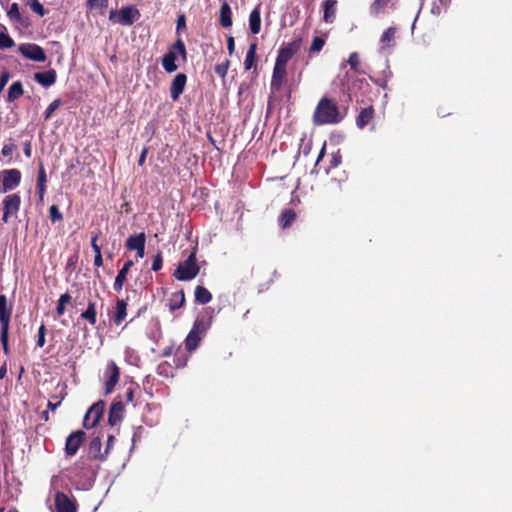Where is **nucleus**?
<instances>
[{
  "instance_id": "nucleus-55",
  "label": "nucleus",
  "mask_w": 512,
  "mask_h": 512,
  "mask_svg": "<svg viewBox=\"0 0 512 512\" xmlns=\"http://www.w3.org/2000/svg\"><path fill=\"white\" fill-rule=\"evenodd\" d=\"M94 264L95 266L97 267H100L103 265V258H102V254H97L95 255L94 257Z\"/></svg>"
},
{
  "instance_id": "nucleus-19",
  "label": "nucleus",
  "mask_w": 512,
  "mask_h": 512,
  "mask_svg": "<svg viewBox=\"0 0 512 512\" xmlns=\"http://www.w3.org/2000/svg\"><path fill=\"white\" fill-rule=\"evenodd\" d=\"M101 447H102L101 439L99 437L93 438L90 441L89 447H88L89 457L95 458V459H103L106 454L101 453Z\"/></svg>"
},
{
  "instance_id": "nucleus-60",
  "label": "nucleus",
  "mask_w": 512,
  "mask_h": 512,
  "mask_svg": "<svg viewBox=\"0 0 512 512\" xmlns=\"http://www.w3.org/2000/svg\"><path fill=\"white\" fill-rule=\"evenodd\" d=\"M142 248H137L136 251H137V255L142 258L144 257V254H145V245H142L141 246Z\"/></svg>"
},
{
  "instance_id": "nucleus-30",
  "label": "nucleus",
  "mask_w": 512,
  "mask_h": 512,
  "mask_svg": "<svg viewBox=\"0 0 512 512\" xmlns=\"http://www.w3.org/2000/svg\"><path fill=\"white\" fill-rule=\"evenodd\" d=\"M96 315V304L94 302H88L87 309L82 312L81 317L87 320L91 325H95Z\"/></svg>"
},
{
  "instance_id": "nucleus-52",
  "label": "nucleus",
  "mask_w": 512,
  "mask_h": 512,
  "mask_svg": "<svg viewBox=\"0 0 512 512\" xmlns=\"http://www.w3.org/2000/svg\"><path fill=\"white\" fill-rule=\"evenodd\" d=\"M227 48H228L229 54H232L234 52L235 41L232 36L228 37V39H227Z\"/></svg>"
},
{
  "instance_id": "nucleus-58",
  "label": "nucleus",
  "mask_w": 512,
  "mask_h": 512,
  "mask_svg": "<svg viewBox=\"0 0 512 512\" xmlns=\"http://www.w3.org/2000/svg\"><path fill=\"white\" fill-rule=\"evenodd\" d=\"M182 27H185V18L184 16H180L177 20V29H181Z\"/></svg>"
},
{
  "instance_id": "nucleus-54",
  "label": "nucleus",
  "mask_w": 512,
  "mask_h": 512,
  "mask_svg": "<svg viewBox=\"0 0 512 512\" xmlns=\"http://www.w3.org/2000/svg\"><path fill=\"white\" fill-rule=\"evenodd\" d=\"M65 307L66 305L62 304V303H57V307H56V313L58 316H61L64 314L65 312Z\"/></svg>"
},
{
  "instance_id": "nucleus-50",
  "label": "nucleus",
  "mask_w": 512,
  "mask_h": 512,
  "mask_svg": "<svg viewBox=\"0 0 512 512\" xmlns=\"http://www.w3.org/2000/svg\"><path fill=\"white\" fill-rule=\"evenodd\" d=\"M10 79V74L7 71H3L0 74V92L4 89Z\"/></svg>"
},
{
  "instance_id": "nucleus-41",
  "label": "nucleus",
  "mask_w": 512,
  "mask_h": 512,
  "mask_svg": "<svg viewBox=\"0 0 512 512\" xmlns=\"http://www.w3.org/2000/svg\"><path fill=\"white\" fill-rule=\"evenodd\" d=\"M325 44V40L321 37H315L310 46V52H319L322 50Z\"/></svg>"
},
{
  "instance_id": "nucleus-14",
  "label": "nucleus",
  "mask_w": 512,
  "mask_h": 512,
  "mask_svg": "<svg viewBox=\"0 0 512 512\" xmlns=\"http://www.w3.org/2000/svg\"><path fill=\"white\" fill-rule=\"evenodd\" d=\"M287 71L285 67H279L274 65L272 79H271V89L273 91H279L286 79Z\"/></svg>"
},
{
  "instance_id": "nucleus-40",
  "label": "nucleus",
  "mask_w": 512,
  "mask_h": 512,
  "mask_svg": "<svg viewBox=\"0 0 512 512\" xmlns=\"http://www.w3.org/2000/svg\"><path fill=\"white\" fill-rule=\"evenodd\" d=\"M60 104H61L60 99H56V100H54L53 102H51V103L49 104V106L47 107V109H46V111H45V113H44V118H45V120H48V119L51 117V115L53 114V112H54L56 109H58V108H59Z\"/></svg>"
},
{
  "instance_id": "nucleus-17",
  "label": "nucleus",
  "mask_w": 512,
  "mask_h": 512,
  "mask_svg": "<svg viewBox=\"0 0 512 512\" xmlns=\"http://www.w3.org/2000/svg\"><path fill=\"white\" fill-rule=\"evenodd\" d=\"M132 266H133V261L129 260L123 265V267L118 272V275L116 276L115 282H114V289L116 291H120L122 289L123 284L126 281V277L129 272V269Z\"/></svg>"
},
{
  "instance_id": "nucleus-64",
  "label": "nucleus",
  "mask_w": 512,
  "mask_h": 512,
  "mask_svg": "<svg viewBox=\"0 0 512 512\" xmlns=\"http://www.w3.org/2000/svg\"><path fill=\"white\" fill-rule=\"evenodd\" d=\"M6 375V367L5 366H2L0 368V379L4 378Z\"/></svg>"
},
{
  "instance_id": "nucleus-62",
  "label": "nucleus",
  "mask_w": 512,
  "mask_h": 512,
  "mask_svg": "<svg viewBox=\"0 0 512 512\" xmlns=\"http://www.w3.org/2000/svg\"><path fill=\"white\" fill-rule=\"evenodd\" d=\"M24 153L27 157H30L31 156V148H30V144L27 143L26 146H25V149H24Z\"/></svg>"
},
{
  "instance_id": "nucleus-28",
  "label": "nucleus",
  "mask_w": 512,
  "mask_h": 512,
  "mask_svg": "<svg viewBox=\"0 0 512 512\" xmlns=\"http://www.w3.org/2000/svg\"><path fill=\"white\" fill-rule=\"evenodd\" d=\"M23 92L24 91H23L22 83L20 81H16V82L12 83V85L9 88L7 100L9 102H13L16 99H18L19 97H21L23 95Z\"/></svg>"
},
{
  "instance_id": "nucleus-57",
  "label": "nucleus",
  "mask_w": 512,
  "mask_h": 512,
  "mask_svg": "<svg viewBox=\"0 0 512 512\" xmlns=\"http://www.w3.org/2000/svg\"><path fill=\"white\" fill-rule=\"evenodd\" d=\"M61 403V400H57L56 402L49 401L48 408L54 411Z\"/></svg>"
},
{
  "instance_id": "nucleus-12",
  "label": "nucleus",
  "mask_w": 512,
  "mask_h": 512,
  "mask_svg": "<svg viewBox=\"0 0 512 512\" xmlns=\"http://www.w3.org/2000/svg\"><path fill=\"white\" fill-rule=\"evenodd\" d=\"M297 51V46L294 43H290L287 46L281 48L278 52L275 65L279 67L287 66L289 60L293 57V55Z\"/></svg>"
},
{
  "instance_id": "nucleus-6",
  "label": "nucleus",
  "mask_w": 512,
  "mask_h": 512,
  "mask_svg": "<svg viewBox=\"0 0 512 512\" xmlns=\"http://www.w3.org/2000/svg\"><path fill=\"white\" fill-rule=\"evenodd\" d=\"M3 216L2 220L4 223H7L11 216L17 214L20 209L21 198L18 194H10L7 195L3 199Z\"/></svg>"
},
{
  "instance_id": "nucleus-7",
  "label": "nucleus",
  "mask_w": 512,
  "mask_h": 512,
  "mask_svg": "<svg viewBox=\"0 0 512 512\" xmlns=\"http://www.w3.org/2000/svg\"><path fill=\"white\" fill-rule=\"evenodd\" d=\"M105 409L103 401L93 404L85 414L83 425L85 428L90 429L97 425Z\"/></svg>"
},
{
  "instance_id": "nucleus-31",
  "label": "nucleus",
  "mask_w": 512,
  "mask_h": 512,
  "mask_svg": "<svg viewBox=\"0 0 512 512\" xmlns=\"http://www.w3.org/2000/svg\"><path fill=\"white\" fill-rule=\"evenodd\" d=\"M256 49V43H252L246 53V57L244 60L245 70H250L254 66L256 58Z\"/></svg>"
},
{
  "instance_id": "nucleus-36",
  "label": "nucleus",
  "mask_w": 512,
  "mask_h": 512,
  "mask_svg": "<svg viewBox=\"0 0 512 512\" xmlns=\"http://www.w3.org/2000/svg\"><path fill=\"white\" fill-rule=\"evenodd\" d=\"M389 2L390 0H375L370 7L371 14H379L382 11V9L388 5Z\"/></svg>"
},
{
  "instance_id": "nucleus-10",
  "label": "nucleus",
  "mask_w": 512,
  "mask_h": 512,
  "mask_svg": "<svg viewBox=\"0 0 512 512\" xmlns=\"http://www.w3.org/2000/svg\"><path fill=\"white\" fill-rule=\"evenodd\" d=\"M85 438V433L81 430H78L76 432H73L70 434L66 440L65 444V452L68 456H74L80 445L83 443V440Z\"/></svg>"
},
{
  "instance_id": "nucleus-5",
  "label": "nucleus",
  "mask_w": 512,
  "mask_h": 512,
  "mask_svg": "<svg viewBox=\"0 0 512 512\" xmlns=\"http://www.w3.org/2000/svg\"><path fill=\"white\" fill-rule=\"evenodd\" d=\"M0 192L7 193L8 191L17 188L21 182V172L18 169H7L0 173Z\"/></svg>"
},
{
  "instance_id": "nucleus-61",
  "label": "nucleus",
  "mask_w": 512,
  "mask_h": 512,
  "mask_svg": "<svg viewBox=\"0 0 512 512\" xmlns=\"http://www.w3.org/2000/svg\"><path fill=\"white\" fill-rule=\"evenodd\" d=\"M113 440H114V436L110 435V436L108 437L107 448H106V450H105V454H106V455H107V453H108V449L110 448V445L113 443Z\"/></svg>"
},
{
  "instance_id": "nucleus-9",
  "label": "nucleus",
  "mask_w": 512,
  "mask_h": 512,
  "mask_svg": "<svg viewBox=\"0 0 512 512\" xmlns=\"http://www.w3.org/2000/svg\"><path fill=\"white\" fill-rule=\"evenodd\" d=\"M105 392L106 394H110L116 384L119 381V368L115 364V362L111 361L108 363L105 373Z\"/></svg>"
},
{
  "instance_id": "nucleus-43",
  "label": "nucleus",
  "mask_w": 512,
  "mask_h": 512,
  "mask_svg": "<svg viewBox=\"0 0 512 512\" xmlns=\"http://www.w3.org/2000/svg\"><path fill=\"white\" fill-rule=\"evenodd\" d=\"M360 60L359 55L357 52H352L348 59V64L350 65L351 69L355 72H358V66H359Z\"/></svg>"
},
{
  "instance_id": "nucleus-47",
  "label": "nucleus",
  "mask_w": 512,
  "mask_h": 512,
  "mask_svg": "<svg viewBox=\"0 0 512 512\" xmlns=\"http://www.w3.org/2000/svg\"><path fill=\"white\" fill-rule=\"evenodd\" d=\"M162 263H163V259H162L161 252H158L157 255L154 257L151 269L153 271L160 270L162 268Z\"/></svg>"
},
{
  "instance_id": "nucleus-56",
  "label": "nucleus",
  "mask_w": 512,
  "mask_h": 512,
  "mask_svg": "<svg viewBox=\"0 0 512 512\" xmlns=\"http://www.w3.org/2000/svg\"><path fill=\"white\" fill-rule=\"evenodd\" d=\"M146 155H147V148H144L141 152V155L139 157V160H138V163L139 165H143L145 160H146Z\"/></svg>"
},
{
  "instance_id": "nucleus-20",
  "label": "nucleus",
  "mask_w": 512,
  "mask_h": 512,
  "mask_svg": "<svg viewBox=\"0 0 512 512\" xmlns=\"http://www.w3.org/2000/svg\"><path fill=\"white\" fill-rule=\"evenodd\" d=\"M249 27L253 34H258L261 29V16L259 7L254 8L249 16Z\"/></svg>"
},
{
  "instance_id": "nucleus-45",
  "label": "nucleus",
  "mask_w": 512,
  "mask_h": 512,
  "mask_svg": "<svg viewBox=\"0 0 512 512\" xmlns=\"http://www.w3.org/2000/svg\"><path fill=\"white\" fill-rule=\"evenodd\" d=\"M8 331L9 327L1 328L0 340L5 353H8Z\"/></svg>"
},
{
  "instance_id": "nucleus-22",
  "label": "nucleus",
  "mask_w": 512,
  "mask_h": 512,
  "mask_svg": "<svg viewBox=\"0 0 512 512\" xmlns=\"http://www.w3.org/2000/svg\"><path fill=\"white\" fill-rule=\"evenodd\" d=\"M124 407L122 403H114L109 411V423L110 425H116L123 417Z\"/></svg>"
},
{
  "instance_id": "nucleus-21",
  "label": "nucleus",
  "mask_w": 512,
  "mask_h": 512,
  "mask_svg": "<svg viewBox=\"0 0 512 512\" xmlns=\"http://www.w3.org/2000/svg\"><path fill=\"white\" fill-rule=\"evenodd\" d=\"M373 116L374 110L372 107L362 109L356 119L357 127L363 129L372 120Z\"/></svg>"
},
{
  "instance_id": "nucleus-51",
  "label": "nucleus",
  "mask_w": 512,
  "mask_h": 512,
  "mask_svg": "<svg viewBox=\"0 0 512 512\" xmlns=\"http://www.w3.org/2000/svg\"><path fill=\"white\" fill-rule=\"evenodd\" d=\"M97 238H98V236L96 235L91 239V246H92L93 251L95 252V255L101 254V249L97 244Z\"/></svg>"
},
{
  "instance_id": "nucleus-3",
  "label": "nucleus",
  "mask_w": 512,
  "mask_h": 512,
  "mask_svg": "<svg viewBox=\"0 0 512 512\" xmlns=\"http://www.w3.org/2000/svg\"><path fill=\"white\" fill-rule=\"evenodd\" d=\"M177 55H180L183 60L186 59V48L183 41L180 39L177 40V42L163 56L162 65L166 72L172 73L177 70L178 66L175 64Z\"/></svg>"
},
{
  "instance_id": "nucleus-49",
  "label": "nucleus",
  "mask_w": 512,
  "mask_h": 512,
  "mask_svg": "<svg viewBox=\"0 0 512 512\" xmlns=\"http://www.w3.org/2000/svg\"><path fill=\"white\" fill-rule=\"evenodd\" d=\"M45 326L41 325L38 330V339H37V345L39 347H43L45 344Z\"/></svg>"
},
{
  "instance_id": "nucleus-59",
  "label": "nucleus",
  "mask_w": 512,
  "mask_h": 512,
  "mask_svg": "<svg viewBox=\"0 0 512 512\" xmlns=\"http://www.w3.org/2000/svg\"><path fill=\"white\" fill-rule=\"evenodd\" d=\"M325 146H326V144L324 143V144H323V147H322V149H321V151H320V153H319V156H318V158H317V160H316L315 166H317V165H318V163H319V162L321 161V159L323 158V156H324V154H325Z\"/></svg>"
},
{
  "instance_id": "nucleus-29",
  "label": "nucleus",
  "mask_w": 512,
  "mask_h": 512,
  "mask_svg": "<svg viewBox=\"0 0 512 512\" xmlns=\"http://www.w3.org/2000/svg\"><path fill=\"white\" fill-rule=\"evenodd\" d=\"M185 302V296L183 291H178L172 294L171 298L169 299V309L171 311H175L176 309H179L183 306Z\"/></svg>"
},
{
  "instance_id": "nucleus-34",
  "label": "nucleus",
  "mask_w": 512,
  "mask_h": 512,
  "mask_svg": "<svg viewBox=\"0 0 512 512\" xmlns=\"http://www.w3.org/2000/svg\"><path fill=\"white\" fill-rule=\"evenodd\" d=\"M396 34V29L394 27H389L381 36V43L383 44V48L385 46H389L390 42L393 41Z\"/></svg>"
},
{
  "instance_id": "nucleus-26",
  "label": "nucleus",
  "mask_w": 512,
  "mask_h": 512,
  "mask_svg": "<svg viewBox=\"0 0 512 512\" xmlns=\"http://www.w3.org/2000/svg\"><path fill=\"white\" fill-rule=\"evenodd\" d=\"M231 14L230 6L226 2L223 3L220 8V23L223 27L227 28L232 25Z\"/></svg>"
},
{
  "instance_id": "nucleus-63",
  "label": "nucleus",
  "mask_w": 512,
  "mask_h": 512,
  "mask_svg": "<svg viewBox=\"0 0 512 512\" xmlns=\"http://www.w3.org/2000/svg\"><path fill=\"white\" fill-rule=\"evenodd\" d=\"M172 349H173L172 347H168V348H166V349L163 351V355H164V356H169V355H171V354H172Z\"/></svg>"
},
{
  "instance_id": "nucleus-39",
  "label": "nucleus",
  "mask_w": 512,
  "mask_h": 512,
  "mask_svg": "<svg viewBox=\"0 0 512 512\" xmlns=\"http://www.w3.org/2000/svg\"><path fill=\"white\" fill-rule=\"evenodd\" d=\"M49 217L52 222H58L63 219L62 213L59 211L56 205H52L49 208Z\"/></svg>"
},
{
  "instance_id": "nucleus-53",
  "label": "nucleus",
  "mask_w": 512,
  "mask_h": 512,
  "mask_svg": "<svg viewBox=\"0 0 512 512\" xmlns=\"http://www.w3.org/2000/svg\"><path fill=\"white\" fill-rule=\"evenodd\" d=\"M71 301V296L69 293H64L60 296V298L58 299V302L59 303H62L64 305L68 304L69 302Z\"/></svg>"
},
{
  "instance_id": "nucleus-42",
  "label": "nucleus",
  "mask_w": 512,
  "mask_h": 512,
  "mask_svg": "<svg viewBox=\"0 0 512 512\" xmlns=\"http://www.w3.org/2000/svg\"><path fill=\"white\" fill-rule=\"evenodd\" d=\"M8 16L11 20L20 21L21 15L17 3H13L8 11Z\"/></svg>"
},
{
  "instance_id": "nucleus-37",
  "label": "nucleus",
  "mask_w": 512,
  "mask_h": 512,
  "mask_svg": "<svg viewBox=\"0 0 512 512\" xmlns=\"http://www.w3.org/2000/svg\"><path fill=\"white\" fill-rule=\"evenodd\" d=\"M14 44L13 39L7 33H0V49L11 48Z\"/></svg>"
},
{
  "instance_id": "nucleus-27",
  "label": "nucleus",
  "mask_w": 512,
  "mask_h": 512,
  "mask_svg": "<svg viewBox=\"0 0 512 512\" xmlns=\"http://www.w3.org/2000/svg\"><path fill=\"white\" fill-rule=\"evenodd\" d=\"M211 293L203 286H196L195 300L200 304H207L211 301Z\"/></svg>"
},
{
  "instance_id": "nucleus-46",
  "label": "nucleus",
  "mask_w": 512,
  "mask_h": 512,
  "mask_svg": "<svg viewBox=\"0 0 512 512\" xmlns=\"http://www.w3.org/2000/svg\"><path fill=\"white\" fill-rule=\"evenodd\" d=\"M208 329V324L204 320H196L192 330H196L199 334L204 333Z\"/></svg>"
},
{
  "instance_id": "nucleus-15",
  "label": "nucleus",
  "mask_w": 512,
  "mask_h": 512,
  "mask_svg": "<svg viewBox=\"0 0 512 512\" xmlns=\"http://www.w3.org/2000/svg\"><path fill=\"white\" fill-rule=\"evenodd\" d=\"M11 309L8 307L5 295H0V327H9Z\"/></svg>"
},
{
  "instance_id": "nucleus-33",
  "label": "nucleus",
  "mask_w": 512,
  "mask_h": 512,
  "mask_svg": "<svg viewBox=\"0 0 512 512\" xmlns=\"http://www.w3.org/2000/svg\"><path fill=\"white\" fill-rule=\"evenodd\" d=\"M296 214L292 210H285L282 212L280 216V224L283 228L288 227L294 220H295Z\"/></svg>"
},
{
  "instance_id": "nucleus-23",
  "label": "nucleus",
  "mask_w": 512,
  "mask_h": 512,
  "mask_svg": "<svg viewBox=\"0 0 512 512\" xmlns=\"http://www.w3.org/2000/svg\"><path fill=\"white\" fill-rule=\"evenodd\" d=\"M46 172L44 166L41 164L38 171L37 177V191L39 194V199L42 201L46 192Z\"/></svg>"
},
{
  "instance_id": "nucleus-8",
  "label": "nucleus",
  "mask_w": 512,
  "mask_h": 512,
  "mask_svg": "<svg viewBox=\"0 0 512 512\" xmlns=\"http://www.w3.org/2000/svg\"><path fill=\"white\" fill-rule=\"evenodd\" d=\"M19 51L27 59L36 62H44L46 60L44 50L37 44H22L19 46Z\"/></svg>"
},
{
  "instance_id": "nucleus-4",
  "label": "nucleus",
  "mask_w": 512,
  "mask_h": 512,
  "mask_svg": "<svg viewBox=\"0 0 512 512\" xmlns=\"http://www.w3.org/2000/svg\"><path fill=\"white\" fill-rule=\"evenodd\" d=\"M139 17V11L133 6H126L119 11L112 10L110 12V20L125 26L132 25Z\"/></svg>"
},
{
  "instance_id": "nucleus-38",
  "label": "nucleus",
  "mask_w": 512,
  "mask_h": 512,
  "mask_svg": "<svg viewBox=\"0 0 512 512\" xmlns=\"http://www.w3.org/2000/svg\"><path fill=\"white\" fill-rule=\"evenodd\" d=\"M29 6L33 12H35L41 17L46 14L45 8L38 0H29Z\"/></svg>"
},
{
  "instance_id": "nucleus-24",
  "label": "nucleus",
  "mask_w": 512,
  "mask_h": 512,
  "mask_svg": "<svg viewBox=\"0 0 512 512\" xmlns=\"http://www.w3.org/2000/svg\"><path fill=\"white\" fill-rule=\"evenodd\" d=\"M146 237L144 233H139L136 235L130 236L126 241V247L129 250H136L137 248H142V245H145Z\"/></svg>"
},
{
  "instance_id": "nucleus-18",
  "label": "nucleus",
  "mask_w": 512,
  "mask_h": 512,
  "mask_svg": "<svg viewBox=\"0 0 512 512\" xmlns=\"http://www.w3.org/2000/svg\"><path fill=\"white\" fill-rule=\"evenodd\" d=\"M337 0H326L323 4V19L326 23H332L335 19Z\"/></svg>"
},
{
  "instance_id": "nucleus-44",
  "label": "nucleus",
  "mask_w": 512,
  "mask_h": 512,
  "mask_svg": "<svg viewBox=\"0 0 512 512\" xmlns=\"http://www.w3.org/2000/svg\"><path fill=\"white\" fill-rule=\"evenodd\" d=\"M229 68V61L226 60L224 63L218 64L215 66V72L220 77L224 78L227 75Z\"/></svg>"
},
{
  "instance_id": "nucleus-25",
  "label": "nucleus",
  "mask_w": 512,
  "mask_h": 512,
  "mask_svg": "<svg viewBox=\"0 0 512 512\" xmlns=\"http://www.w3.org/2000/svg\"><path fill=\"white\" fill-rule=\"evenodd\" d=\"M127 303L124 300H118L116 303L114 322L119 325L126 318Z\"/></svg>"
},
{
  "instance_id": "nucleus-35",
  "label": "nucleus",
  "mask_w": 512,
  "mask_h": 512,
  "mask_svg": "<svg viewBox=\"0 0 512 512\" xmlns=\"http://www.w3.org/2000/svg\"><path fill=\"white\" fill-rule=\"evenodd\" d=\"M109 0H87V7L90 10H104Z\"/></svg>"
},
{
  "instance_id": "nucleus-48",
  "label": "nucleus",
  "mask_w": 512,
  "mask_h": 512,
  "mask_svg": "<svg viewBox=\"0 0 512 512\" xmlns=\"http://www.w3.org/2000/svg\"><path fill=\"white\" fill-rule=\"evenodd\" d=\"M15 149H16V146L13 143L4 144V146L2 147L1 153L5 157H10L13 154Z\"/></svg>"
},
{
  "instance_id": "nucleus-32",
  "label": "nucleus",
  "mask_w": 512,
  "mask_h": 512,
  "mask_svg": "<svg viewBox=\"0 0 512 512\" xmlns=\"http://www.w3.org/2000/svg\"><path fill=\"white\" fill-rule=\"evenodd\" d=\"M200 341V334L196 330H191L186 338V348L188 350L195 349Z\"/></svg>"
},
{
  "instance_id": "nucleus-16",
  "label": "nucleus",
  "mask_w": 512,
  "mask_h": 512,
  "mask_svg": "<svg viewBox=\"0 0 512 512\" xmlns=\"http://www.w3.org/2000/svg\"><path fill=\"white\" fill-rule=\"evenodd\" d=\"M34 79L42 86L49 87L53 85L56 81V72L55 70H49L46 72L35 73Z\"/></svg>"
},
{
  "instance_id": "nucleus-1",
  "label": "nucleus",
  "mask_w": 512,
  "mask_h": 512,
  "mask_svg": "<svg viewBox=\"0 0 512 512\" xmlns=\"http://www.w3.org/2000/svg\"><path fill=\"white\" fill-rule=\"evenodd\" d=\"M342 119L339 108L329 98H322L316 106L313 115V122L316 125L336 124Z\"/></svg>"
},
{
  "instance_id": "nucleus-11",
  "label": "nucleus",
  "mask_w": 512,
  "mask_h": 512,
  "mask_svg": "<svg viewBox=\"0 0 512 512\" xmlns=\"http://www.w3.org/2000/svg\"><path fill=\"white\" fill-rule=\"evenodd\" d=\"M56 512H76L75 503L63 492L55 494Z\"/></svg>"
},
{
  "instance_id": "nucleus-2",
  "label": "nucleus",
  "mask_w": 512,
  "mask_h": 512,
  "mask_svg": "<svg viewBox=\"0 0 512 512\" xmlns=\"http://www.w3.org/2000/svg\"><path fill=\"white\" fill-rule=\"evenodd\" d=\"M199 273V266L196 260L195 252H192L188 258L179 263L174 272V277L180 281H189L194 279Z\"/></svg>"
},
{
  "instance_id": "nucleus-13",
  "label": "nucleus",
  "mask_w": 512,
  "mask_h": 512,
  "mask_svg": "<svg viewBox=\"0 0 512 512\" xmlns=\"http://www.w3.org/2000/svg\"><path fill=\"white\" fill-rule=\"evenodd\" d=\"M186 81L187 77L183 73H179L174 77L170 87V94L173 101H177L183 93Z\"/></svg>"
}]
</instances>
